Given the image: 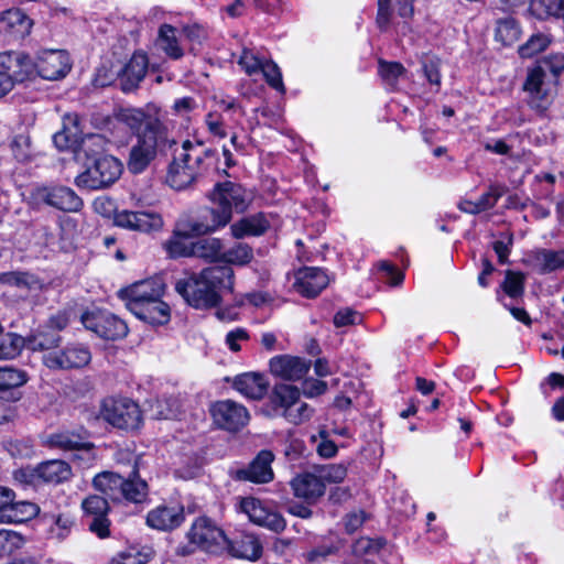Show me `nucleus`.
Segmentation results:
<instances>
[{
	"label": "nucleus",
	"instance_id": "nucleus-1",
	"mask_svg": "<svg viewBox=\"0 0 564 564\" xmlns=\"http://www.w3.org/2000/svg\"><path fill=\"white\" fill-rule=\"evenodd\" d=\"M234 288V271L230 267H210L176 282L175 290L195 308L216 306L224 290Z\"/></svg>",
	"mask_w": 564,
	"mask_h": 564
},
{
	"label": "nucleus",
	"instance_id": "nucleus-2",
	"mask_svg": "<svg viewBox=\"0 0 564 564\" xmlns=\"http://www.w3.org/2000/svg\"><path fill=\"white\" fill-rule=\"evenodd\" d=\"M108 126L115 142L123 141L127 129L138 138L142 133L167 131L160 119V108L154 104H148L144 108L120 109Z\"/></svg>",
	"mask_w": 564,
	"mask_h": 564
},
{
	"label": "nucleus",
	"instance_id": "nucleus-3",
	"mask_svg": "<svg viewBox=\"0 0 564 564\" xmlns=\"http://www.w3.org/2000/svg\"><path fill=\"white\" fill-rule=\"evenodd\" d=\"M272 416L283 417L286 422L300 425L314 415V409L301 400V390L292 384H276L270 395Z\"/></svg>",
	"mask_w": 564,
	"mask_h": 564
},
{
	"label": "nucleus",
	"instance_id": "nucleus-4",
	"mask_svg": "<svg viewBox=\"0 0 564 564\" xmlns=\"http://www.w3.org/2000/svg\"><path fill=\"white\" fill-rule=\"evenodd\" d=\"M209 199L213 204L208 210L209 215L217 220L219 217L226 218L225 226H227L232 218V212L243 213L248 209L253 200V194L240 184L224 182L215 185Z\"/></svg>",
	"mask_w": 564,
	"mask_h": 564
},
{
	"label": "nucleus",
	"instance_id": "nucleus-5",
	"mask_svg": "<svg viewBox=\"0 0 564 564\" xmlns=\"http://www.w3.org/2000/svg\"><path fill=\"white\" fill-rule=\"evenodd\" d=\"M122 171L121 161L112 155H104L96 159L90 166L80 173L75 178V183L82 188L100 189L118 181Z\"/></svg>",
	"mask_w": 564,
	"mask_h": 564
},
{
	"label": "nucleus",
	"instance_id": "nucleus-6",
	"mask_svg": "<svg viewBox=\"0 0 564 564\" xmlns=\"http://www.w3.org/2000/svg\"><path fill=\"white\" fill-rule=\"evenodd\" d=\"M100 416L118 429L135 430L142 423L139 405L127 398H107L100 406Z\"/></svg>",
	"mask_w": 564,
	"mask_h": 564
},
{
	"label": "nucleus",
	"instance_id": "nucleus-7",
	"mask_svg": "<svg viewBox=\"0 0 564 564\" xmlns=\"http://www.w3.org/2000/svg\"><path fill=\"white\" fill-rule=\"evenodd\" d=\"M171 147L167 131L163 133H142L138 138V142L131 148L128 169L134 174L143 172L150 162L155 158L159 149Z\"/></svg>",
	"mask_w": 564,
	"mask_h": 564
},
{
	"label": "nucleus",
	"instance_id": "nucleus-8",
	"mask_svg": "<svg viewBox=\"0 0 564 564\" xmlns=\"http://www.w3.org/2000/svg\"><path fill=\"white\" fill-rule=\"evenodd\" d=\"M238 509L246 514L250 522L263 527L273 532H281L285 529L286 522L282 514L269 502L254 497H245L239 500Z\"/></svg>",
	"mask_w": 564,
	"mask_h": 564
},
{
	"label": "nucleus",
	"instance_id": "nucleus-9",
	"mask_svg": "<svg viewBox=\"0 0 564 564\" xmlns=\"http://www.w3.org/2000/svg\"><path fill=\"white\" fill-rule=\"evenodd\" d=\"M555 85L556 82L546 73L543 66H535L530 69L523 85L530 106L538 110L546 109L555 94Z\"/></svg>",
	"mask_w": 564,
	"mask_h": 564
},
{
	"label": "nucleus",
	"instance_id": "nucleus-10",
	"mask_svg": "<svg viewBox=\"0 0 564 564\" xmlns=\"http://www.w3.org/2000/svg\"><path fill=\"white\" fill-rule=\"evenodd\" d=\"M82 323L86 329L106 340H117L128 334V326L124 321L108 311L99 308L86 311L82 315Z\"/></svg>",
	"mask_w": 564,
	"mask_h": 564
},
{
	"label": "nucleus",
	"instance_id": "nucleus-11",
	"mask_svg": "<svg viewBox=\"0 0 564 564\" xmlns=\"http://www.w3.org/2000/svg\"><path fill=\"white\" fill-rule=\"evenodd\" d=\"M191 543L208 553L218 554L225 551L228 538L212 520L200 517L194 521L188 532Z\"/></svg>",
	"mask_w": 564,
	"mask_h": 564
},
{
	"label": "nucleus",
	"instance_id": "nucleus-12",
	"mask_svg": "<svg viewBox=\"0 0 564 564\" xmlns=\"http://www.w3.org/2000/svg\"><path fill=\"white\" fill-rule=\"evenodd\" d=\"M33 197L53 208L65 213H78L83 206V199L68 186L48 185L36 187Z\"/></svg>",
	"mask_w": 564,
	"mask_h": 564
},
{
	"label": "nucleus",
	"instance_id": "nucleus-13",
	"mask_svg": "<svg viewBox=\"0 0 564 564\" xmlns=\"http://www.w3.org/2000/svg\"><path fill=\"white\" fill-rule=\"evenodd\" d=\"M164 289L161 278H152L120 290L119 296L126 302L127 308L133 313L158 297H162Z\"/></svg>",
	"mask_w": 564,
	"mask_h": 564
},
{
	"label": "nucleus",
	"instance_id": "nucleus-14",
	"mask_svg": "<svg viewBox=\"0 0 564 564\" xmlns=\"http://www.w3.org/2000/svg\"><path fill=\"white\" fill-rule=\"evenodd\" d=\"M0 76L9 79L11 91L17 83H23L35 76L34 61L23 52H2L0 53Z\"/></svg>",
	"mask_w": 564,
	"mask_h": 564
},
{
	"label": "nucleus",
	"instance_id": "nucleus-15",
	"mask_svg": "<svg viewBox=\"0 0 564 564\" xmlns=\"http://www.w3.org/2000/svg\"><path fill=\"white\" fill-rule=\"evenodd\" d=\"M113 223L118 227L142 234L160 231L164 226L162 215L154 210H118L113 216Z\"/></svg>",
	"mask_w": 564,
	"mask_h": 564
},
{
	"label": "nucleus",
	"instance_id": "nucleus-16",
	"mask_svg": "<svg viewBox=\"0 0 564 564\" xmlns=\"http://www.w3.org/2000/svg\"><path fill=\"white\" fill-rule=\"evenodd\" d=\"M35 75L46 80L64 78L72 68V61L64 50L40 51L34 61Z\"/></svg>",
	"mask_w": 564,
	"mask_h": 564
},
{
	"label": "nucleus",
	"instance_id": "nucleus-17",
	"mask_svg": "<svg viewBox=\"0 0 564 564\" xmlns=\"http://www.w3.org/2000/svg\"><path fill=\"white\" fill-rule=\"evenodd\" d=\"M91 360L89 349L80 344H72L56 352H46L42 357L45 367L52 370H69L87 366Z\"/></svg>",
	"mask_w": 564,
	"mask_h": 564
},
{
	"label": "nucleus",
	"instance_id": "nucleus-18",
	"mask_svg": "<svg viewBox=\"0 0 564 564\" xmlns=\"http://www.w3.org/2000/svg\"><path fill=\"white\" fill-rule=\"evenodd\" d=\"M210 413L217 426L230 432H237L245 427L250 420L248 410L242 404L231 400L214 403Z\"/></svg>",
	"mask_w": 564,
	"mask_h": 564
},
{
	"label": "nucleus",
	"instance_id": "nucleus-19",
	"mask_svg": "<svg viewBox=\"0 0 564 564\" xmlns=\"http://www.w3.org/2000/svg\"><path fill=\"white\" fill-rule=\"evenodd\" d=\"M269 369L275 378L299 381L310 371L311 362L299 356L279 355L270 359Z\"/></svg>",
	"mask_w": 564,
	"mask_h": 564
},
{
	"label": "nucleus",
	"instance_id": "nucleus-20",
	"mask_svg": "<svg viewBox=\"0 0 564 564\" xmlns=\"http://www.w3.org/2000/svg\"><path fill=\"white\" fill-rule=\"evenodd\" d=\"M176 151L180 154V160L187 165L188 171H193L198 177L204 175L208 169L212 152L203 142L185 140Z\"/></svg>",
	"mask_w": 564,
	"mask_h": 564
},
{
	"label": "nucleus",
	"instance_id": "nucleus-21",
	"mask_svg": "<svg viewBox=\"0 0 564 564\" xmlns=\"http://www.w3.org/2000/svg\"><path fill=\"white\" fill-rule=\"evenodd\" d=\"M184 521V509L177 503L161 505L148 512L147 524L159 531H170Z\"/></svg>",
	"mask_w": 564,
	"mask_h": 564
},
{
	"label": "nucleus",
	"instance_id": "nucleus-22",
	"mask_svg": "<svg viewBox=\"0 0 564 564\" xmlns=\"http://www.w3.org/2000/svg\"><path fill=\"white\" fill-rule=\"evenodd\" d=\"M329 283L326 272L319 268H302L295 273L294 290L306 297H314Z\"/></svg>",
	"mask_w": 564,
	"mask_h": 564
},
{
	"label": "nucleus",
	"instance_id": "nucleus-23",
	"mask_svg": "<svg viewBox=\"0 0 564 564\" xmlns=\"http://www.w3.org/2000/svg\"><path fill=\"white\" fill-rule=\"evenodd\" d=\"M32 28L31 19L18 8L0 12V34L8 40H21Z\"/></svg>",
	"mask_w": 564,
	"mask_h": 564
},
{
	"label": "nucleus",
	"instance_id": "nucleus-24",
	"mask_svg": "<svg viewBox=\"0 0 564 564\" xmlns=\"http://www.w3.org/2000/svg\"><path fill=\"white\" fill-rule=\"evenodd\" d=\"M295 497L304 499L308 503L315 502L325 494V485L318 474L302 473L290 482Z\"/></svg>",
	"mask_w": 564,
	"mask_h": 564
},
{
	"label": "nucleus",
	"instance_id": "nucleus-25",
	"mask_svg": "<svg viewBox=\"0 0 564 564\" xmlns=\"http://www.w3.org/2000/svg\"><path fill=\"white\" fill-rule=\"evenodd\" d=\"M225 551L234 557L256 562L262 554V544L254 534L241 533L232 540L228 539Z\"/></svg>",
	"mask_w": 564,
	"mask_h": 564
},
{
	"label": "nucleus",
	"instance_id": "nucleus-26",
	"mask_svg": "<svg viewBox=\"0 0 564 564\" xmlns=\"http://www.w3.org/2000/svg\"><path fill=\"white\" fill-rule=\"evenodd\" d=\"M274 455L270 451H261L250 465L239 471V477L257 484H265L273 479L271 464Z\"/></svg>",
	"mask_w": 564,
	"mask_h": 564
},
{
	"label": "nucleus",
	"instance_id": "nucleus-27",
	"mask_svg": "<svg viewBox=\"0 0 564 564\" xmlns=\"http://www.w3.org/2000/svg\"><path fill=\"white\" fill-rule=\"evenodd\" d=\"M226 218L219 217L215 218L208 214L205 219H182L176 224L177 234L183 235V237H196L203 236L206 234L215 232L225 227Z\"/></svg>",
	"mask_w": 564,
	"mask_h": 564
},
{
	"label": "nucleus",
	"instance_id": "nucleus-28",
	"mask_svg": "<svg viewBox=\"0 0 564 564\" xmlns=\"http://www.w3.org/2000/svg\"><path fill=\"white\" fill-rule=\"evenodd\" d=\"M147 69V55L144 53L133 54L127 65L119 72L122 89L130 91L135 88L145 76Z\"/></svg>",
	"mask_w": 564,
	"mask_h": 564
},
{
	"label": "nucleus",
	"instance_id": "nucleus-29",
	"mask_svg": "<svg viewBox=\"0 0 564 564\" xmlns=\"http://www.w3.org/2000/svg\"><path fill=\"white\" fill-rule=\"evenodd\" d=\"M270 228V221L264 214L259 213L243 217L230 226L234 238L257 237L263 235Z\"/></svg>",
	"mask_w": 564,
	"mask_h": 564
},
{
	"label": "nucleus",
	"instance_id": "nucleus-30",
	"mask_svg": "<svg viewBox=\"0 0 564 564\" xmlns=\"http://www.w3.org/2000/svg\"><path fill=\"white\" fill-rule=\"evenodd\" d=\"M268 381L260 373L248 372L236 377L235 389L249 399H261L268 390Z\"/></svg>",
	"mask_w": 564,
	"mask_h": 564
},
{
	"label": "nucleus",
	"instance_id": "nucleus-31",
	"mask_svg": "<svg viewBox=\"0 0 564 564\" xmlns=\"http://www.w3.org/2000/svg\"><path fill=\"white\" fill-rule=\"evenodd\" d=\"M94 487L112 501L122 500L124 478L112 471H102L95 476Z\"/></svg>",
	"mask_w": 564,
	"mask_h": 564
},
{
	"label": "nucleus",
	"instance_id": "nucleus-32",
	"mask_svg": "<svg viewBox=\"0 0 564 564\" xmlns=\"http://www.w3.org/2000/svg\"><path fill=\"white\" fill-rule=\"evenodd\" d=\"M197 178L198 176L193 171H188L187 165L180 160V154L175 150L166 176L167 184L176 191H182L192 185Z\"/></svg>",
	"mask_w": 564,
	"mask_h": 564
},
{
	"label": "nucleus",
	"instance_id": "nucleus-33",
	"mask_svg": "<svg viewBox=\"0 0 564 564\" xmlns=\"http://www.w3.org/2000/svg\"><path fill=\"white\" fill-rule=\"evenodd\" d=\"M61 340L56 332L43 327L25 338V346L33 351L56 352L54 349L59 346Z\"/></svg>",
	"mask_w": 564,
	"mask_h": 564
},
{
	"label": "nucleus",
	"instance_id": "nucleus-34",
	"mask_svg": "<svg viewBox=\"0 0 564 564\" xmlns=\"http://www.w3.org/2000/svg\"><path fill=\"white\" fill-rule=\"evenodd\" d=\"M139 319L151 325H163L170 321V307L161 297L132 313Z\"/></svg>",
	"mask_w": 564,
	"mask_h": 564
},
{
	"label": "nucleus",
	"instance_id": "nucleus-35",
	"mask_svg": "<svg viewBox=\"0 0 564 564\" xmlns=\"http://www.w3.org/2000/svg\"><path fill=\"white\" fill-rule=\"evenodd\" d=\"M42 482L59 484L72 476L70 466L61 459H53L39 465Z\"/></svg>",
	"mask_w": 564,
	"mask_h": 564
},
{
	"label": "nucleus",
	"instance_id": "nucleus-36",
	"mask_svg": "<svg viewBox=\"0 0 564 564\" xmlns=\"http://www.w3.org/2000/svg\"><path fill=\"white\" fill-rule=\"evenodd\" d=\"M224 246L219 238L209 237L194 242L193 257L205 259L209 262H221Z\"/></svg>",
	"mask_w": 564,
	"mask_h": 564
},
{
	"label": "nucleus",
	"instance_id": "nucleus-37",
	"mask_svg": "<svg viewBox=\"0 0 564 564\" xmlns=\"http://www.w3.org/2000/svg\"><path fill=\"white\" fill-rule=\"evenodd\" d=\"M158 45L173 59H178L183 56V48L178 45L176 37V29L172 25L164 24L160 28Z\"/></svg>",
	"mask_w": 564,
	"mask_h": 564
},
{
	"label": "nucleus",
	"instance_id": "nucleus-38",
	"mask_svg": "<svg viewBox=\"0 0 564 564\" xmlns=\"http://www.w3.org/2000/svg\"><path fill=\"white\" fill-rule=\"evenodd\" d=\"M534 265L542 272H553L564 268V253L562 251L540 250L533 256Z\"/></svg>",
	"mask_w": 564,
	"mask_h": 564
},
{
	"label": "nucleus",
	"instance_id": "nucleus-39",
	"mask_svg": "<svg viewBox=\"0 0 564 564\" xmlns=\"http://www.w3.org/2000/svg\"><path fill=\"white\" fill-rule=\"evenodd\" d=\"M152 554L150 547L128 546L118 552L110 560V564H147Z\"/></svg>",
	"mask_w": 564,
	"mask_h": 564
},
{
	"label": "nucleus",
	"instance_id": "nucleus-40",
	"mask_svg": "<svg viewBox=\"0 0 564 564\" xmlns=\"http://www.w3.org/2000/svg\"><path fill=\"white\" fill-rule=\"evenodd\" d=\"M132 475V478L124 479V494L122 495V499L140 503L145 500L148 496V484L138 477L135 466L133 467Z\"/></svg>",
	"mask_w": 564,
	"mask_h": 564
},
{
	"label": "nucleus",
	"instance_id": "nucleus-41",
	"mask_svg": "<svg viewBox=\"0 0 564 564\" xmlns=\"http://www.w3.org/2000/svg\"><path fill=\"white\" fill-rule=\"evenodd\" d=\"M64 132L72 139L73 143L77 147H80L86 138L93 140H101V135L99 134H85L80 127V119L77 115L70 113L66 115L63 120V129Z\"/></svg>",
	"mask_w": 564,
	"mask_h": 564
},
{
	"label": "nucleus",
	"instance_id": "nucleus-42",
	"mask_svg": "<svg viewBox=\"0 0 564 564\" xmlns=\"http://www.w3.org/2000/svg\"><path fill=\"white\" fill-rule=\"evenodd\" d=\"M252 259V248L247 243L238 242L227 250H224L221 262L234 265H246L250 263Z\"/></svg>",
	"mask_w": 564,
	"mask_h": 564
},
{
	"label": "nucleus",
	"instance_id": "nucleus-43",
	"mask_svg": "<svg viewBox=\"0 0 564 564\" xmlns=\"http://www.w3.org/2000/svg\"><path fill=\"white\" fill-rule=\"evenodd\" d=\"M51 443L52 445L61 447L65 451H78L80 453V455L78 456L79 458H83L84 456H87L89 458L90 456H93L91 446L83 444L78 437L67 433L52 435Z\"/></svg>",
	"mask_w": 564,
	"mask_h": 564
},
{
	"label": "nucleus",
	"instance_id": "nucleus-44",
	"mask_svg": "<svg viewBox=\"0 0 564 564\" xmlns=\"http://www.w3.org/2000/svg\"><path fill=\"white\" fill-rule=\"evenodd\" d=\"M37 512L39 508L36 505L29 501L14 502L13 500L6 514L4 523L23 522L35 517Z\"/></svg>",
	"mask_w": 564,
	"mask_h": 564
},
{
	"label": "nucleus",
	"instance_id": "nucleus-45",
	"mask_svg": "<svg viewBox=\"0 0 564 564\" xmlns=\"http://www.w3.org/2000/svg\"><path fill=\"white\" fill-rule=\"evenodd\" d=\"M25 339L14 333H8L0 338V360H10L17 358L23 347Z\"/></svg>",
	"mask_w": 564,
	"mask_h": 564
},
{
	"label": "nucleus",
	"instance_id": "nucleus-46",
	"mask_svg": "<svg viewBox=\"0 0 564 564\" xmlns=\"http://www.w3.org/2000/svg\"><path fill=\"white\" fill-rule=\"evenodd\" d=\"M520 29L517 22L511 18L501 19L497 22L495 37L503 45H511L518 41Z\"/></svg>",
	"mask_w": 564,
	"mask_h": 564
},
{
	"label": "nucleus",
	"instance_id": "nucleus-47",
	"mask_svg": "<svg viewBox=\"0 0 564 564\" xmlns=\"http://www.w3.org/2000/svg\"><path fill=\"white\" fill-rule=\"evenodd\" d=\"M0 282L28 290H37L41 288L39 279L28 272H6L0 274Z\"/></svg>",
	"mask_w": 564,
	"mask_h": 564
},
{
	"label": "nucleus",
	"instance_id": "nucleus-48",
	"mask_svg": "<svg viewBox=\"0 0 564 564\" xmlns=\"http://www.w3.org/2000/svg\"><path fill=\"white\" fill-rule=\"evenodd\" d=\"M29 380L26 371L13 367H0V390H9L25 384Z\"/></svg>",
	"mask_w": 564,
	"mask_h": 564
},
{
	"label": "nucleus",
	"instance_id": "nucleus-49",
	"mask_svg": "<svg viewBox=\"0 0 564 564\" xmlns=\"http://www.w3.org/2000/svg\"><path fill=\"white\" fill-rule=\"evenodd\" d=\"M188 237L177 234L175 228L173 236L165 242V249L170 257H193L192 250H194V242L187 241Z\"/></svg>",
	"mask_w": 564,
	"mask_h": 564
},
{
	"label": "nucleus",
	"instance_id": "nucleus-50",
	"mask_svg": "<svg viewBox=\"0 0 564 564\" xmlns=\"http://www.w3.org/2000/svg\"><path fill=\"white\" fill-rule=\"evenodd\" d=\"M379 74L383 83L391 89H394L399 79L404 77V67L397 62H379Z\"/></svg>",
	"mask_w": 564,
	"mask_h": 564
},
{
	"label": "nucleus",
	"instance_id": "nucleus-51",
	"mask_svg": "<svg viewBox=\"0 0 564 564\" xmlns=\"http://www.w3.org/2000/svg\"><path fill=\"white\" fill-rule=\"evenodd\" d=\"M24 543L23 536L12 530L0 529V560L10 556Z\"/></svg>",
	"mask_w": 564,
	"mask_h": 564
},
{
	"label": "nucleus",
	"instance_id": "nucleus-52",
	"mask_svg": "<svg viewBox=\"0 0 564 564\" xmlns=\"http://www.w3.org/2000/svg\"><path fill=\"white\" fill-rule=\"evenodd\" d=\"M267 58L261 57L257 52L249 48H243L238 59V64L240 65L242 70L249 76L259 74Z\"/></svg>",
	"mask_w": 564,
	"mask_h": 564
},
{
	"label": "nucleus",
	"instance_id": "nucleus-53",
	"mask_svg": "<svg viewBox=\"0 0 564 564\" xmlns=\"http://www.w3.org/2000/svg\"><path fill=\"white\" fill-rule=\"evenodd\" d=\"M13 479L22 487H36L41 481L40 467H21L13 471Z\"/></svg>",
	"mask_w": 564,
	"mask_h": 564
},
{
	"label": "nucleus",
	"instance_id": "nucleus-54",
	"mask_svg": "<svg viewBox=\"0 0 564 564\" xmlns=\"http://www.w3.org/2000/svg\"><path fill=\"white\" fill-rule=\"evenodd\" d=\"M260 73H262L264 79L267 80L270 87L280 93L285 91V87L282 80V73L274 62L267 59Z\"/></svg>",
	"mask_w": 564,
	"mask_h": 564
},
{
	"label": "nucleus",
	"instance_id": "nucleus-55",
	"mask_svg": "<svg viewBox=\"0 0 564 564\" xmlns=\"http://www.w3.org/2000/svg\"><path fill=\"white\" fill-rule=\"evenodd\" d=\"M550 41L547 36L542 34L532 35L525 44L519 48V53L523 58H530L546 48Z\"/></svg>",
	"mask_w": 564,
	"mask_h": 564
},
{
	"label": "nucleus",
	"instance_id": "nucleus-56",
	"mask_svg": "<svg viewBox=\"0 0 564 564\" xmlns=\"http://www.w3.org/2000/svg\"><path fill=\"white\" fill-rule=\"evenodd\" d=\"M82 506L84 511L91 516V518L106 516L109 510L106 498L98 495L87 497Z\"/></svg>",
	"mask_w": 564,
	"mask_h": 564
},
{
	"label": "nucleus",
	"instance_id": "nucleus-57",
	"mask_svg": "<svg viewBox=\"0 0 564 564\" xmlns=\"http://www.w3.org/2000/svg\"><path fill=\"white\" fill-rule=\"evenodd\" d=\"M524 276L521 273L507 271L502 284L503 291L511 297H518L523 293Z\"/></svg>",
	"mask_w": 564,
	"mask_h": 564
},
{
	"label": "nucleus",
	"instance_id": "nucleus-58",
	"mask_svg": "<svg viewBox=\"0 0 564 564\" xmlns=\"http://www.w3.org/2000/svg\"><path fill=\"white\" fill-rule=\"evenodd\" d=\"M506 192L507 187L502 184L490 185L489 191L477 200L481 212L492 208Z\"/></svg>",
	"mask_w": 564,
	"mask_h": 564
},
{
	"label": "nucleus",
	"instance_id": "nucleus-59",
	"mask_svg": "<svg viewBox=\"0 0 564 564\" xmlns=\"http://www.w3.org/2000/svg\"><path fill=\"white\" fill-rule=\"evenodd\" d=\"M318 475H319L321 479H323L324 485L326 482L337 484V482H341L345 479V477L347 475V469L344 465L332 464V465L322 467L318 470Z\"/></svg>",
	"mask_w": 564,
	"mask_h": 564
},
{
	"label": "nucleus",
	"instance_id": "nucleus-60",
	"mask_svg": "<svg viewBox=\"0 0 564 564\" xmlns=\"http://www.w3.org/2000/svg\"><path fill=\"white\" fill-rule=\"evenodd\" d=\"M73 527V521L68 517L58 516L53 518L50 527V535L52 539L62 541L68 536Z\"/></svg>",
	"mask_w": 564,
	"mask_h": 564
},
{
	"label": "nucleus",
	"instance_id": "nucleus-61",
	"mask_svg": "<svg viewBox=\"0 0 564 564\" xmlns=\"http://www.w3.org/2000/svg\"><path fill=\"white\" fill-rule=\"evenodd\" d=\"M205 124L208 132L218 139H224L228 135L223 117L216 112H209L205 117Z\"/></svg>",
	"mask_w": 564,
	"mask_h": 564
},
{
	"label": "nucleus",
	"instance_id": "nucleus-62",
	"mask_svg": "<svg viewBox=\"0 0 564 564\" xmlns=\"http://www.w3.org/2000/svg\"><path fill=\"white\" fill-rule=\"evenodd\" d=\"M533 7L541 8L545 15L564 19V0H535Z\"/></svg>",
	"mask_w": 564,
	"mask_h": 564
},
{
	"label": "nucleus",
	"instance_id": "nucleus-63",
	"mask_svg": "<svg viewBox=\"0 0 564 564\" xmlns=\"http://www.w3.org/2000/svg\"><path fill=\"white\" fill-rule=\"evenodd\" d=\"M154 415L158 419H173L178 413L176 400L156 401Z\"/></svg>",
	"mask_w": 564,
	"mask_h": 564
},
{
	"label": "nucleus",
	"instance_id": "nucleus-64",
	"mask_svg": "<svg viewBox=\"0 0 564 564\" xmlns=\"http://www.w3.org/2000/svg\"><path fill=\"white\" fill-rule=\"evenodd\" d=\"M538 66H543L546 73L556 82L557 75L564 69V55L555 54L550 56Z\"/></svg>",
	"mask_w": 564,
	"mask_h": 564
}]
</instances>
